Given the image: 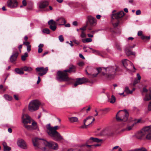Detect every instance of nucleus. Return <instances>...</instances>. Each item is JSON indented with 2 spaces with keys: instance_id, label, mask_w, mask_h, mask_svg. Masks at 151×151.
<instances>
[{
  "instance_id": "nucleus-33",
  "label": "nucleus",
  "mask_w": 151,
  "mask_h": 151,
  "mask_svg": "<svg viewBox=\"0 0 151 151\" xmlns=\"http://www.w3.org/2000/svg\"><path fill=\"white\" fill-rule=\"evenodd\" d=\"M4 97L8 101H11L12 99V96L7 94L4 95Z\"/></svg>"
},
{
  "instance_id": "nucleus-27",
  "label": "nucleus",
  "mask_w": 151,
  "mask_h": 151,
  "mask_svg": "<svg viewBox=\"0 0 151 151\" xmlns=\"http://www.w3.org/2000/svg\"><path fill=\"white\" fill-rule=\"evenodd\" d=\"M56 22H59L60 24H59V25H63L65 24L66 23V21L64 18L61 17L56 19Z\"/></svg>"
},
{
  "instance_id": "nucleus-63",
  "label": "nucleus",
  "mask_w": 151,
  "mask_h": 151,
  "mask_svg": "<svg viewBox=\"0 0 151 151\" xmlns=\"http://www.w3.org/2000/svg\"><path fill=\"white\" fill-rule=\"evenodd\" d=\"M101 17V16L100 15H97L96 16V17L98 19H100Z\"/></svg>"
},
{
  "instance_id": "nucleus-34",
  "label": "nucleus",
  "mask_w": 151,
  "mask_h": 151,
  "mask_svg": "<svg viewBox=\"0 0 151 151\" xmlns=\"http://www.w3.org/2000/svg\"><path fill=\"white\" fill-rule=\"evenodd\" d=\"M129 62V61L126 59L122 61V64L125 67H126L127 66Z\"/></svg>"
},
{
  "instance_id": "nucleus-8",
  "label": "nucleus",
  "mask_w": 151,
  "mask_h": 151,
  "mask_svg": "<svg viewBox=\"0 0 151 151\" xmlns=\"http://www.w3.org/2000/svg\"><path fill=\"white\" fill-rule=\"evenodd\" d=\"M48 70V67L44 68L43 67H37L36 68V71L37 72H39L38 74L40 76H42L45 75L47 72Z\"/></svg>"
},
{
  "instance_id": "nucleus-37",
  "label": "nucleus",
  "mask_w": 151,
  "mask_h": 151,
  "mask_svg": "<svg viewBox=\"0 0 151 151\" xmlns=\"http://www.w3.org/2000/svg\"><path fill=\"white\" fill-rule=\"evenodd\" d=\"M42 32L47 34H49L50 33V30L48 28H45L43 29L42 30Z\"/></svg>"
},
{
  "instance_id": "nucleus-46",
  "label": "nucleus",
  "mask_w": 151,
  "mask_h": 151,
  "mask_svg": "<svg viewBox=\"0 0 151 151\" xmlns=\"http://www.w3.org/2000/svg\"><path fill=\"white\" fill-rule=\"evenodd\" d=\"M148 110L149 111H151V102H150L148 104Z\"/></svg>"
},
{
  "instance_id": "nucleus-57",
  "label": "nucleus",
  "mask_w": 151,
  "mask_h": 151,
  "mask_svg": "<svg viewBox=\"0 0 151 151\" xmlns=\"http://www.w3.org/2000/svg\"><path fill=\"white\" fill-rule=\"evenodd\" d=\"M73 25L76 26L78 25L77 22L76 21H74L73 22Z\"/></svg>"
},
{
  "instance_id": "nucleus-32",
  "label": "nucleus",
  "mask_w": 151,
  "mask_h": 151,
  "mask_svg": "<svg viewBox=\"0 0 151 151\" xmlns=\"http://www.w3.org/2000/svg\"><path fill=\"white\" fill-rule=\"evenodd\" d=\"M69 120L71 122L73 123L78 121V119L77 117H72L69 118Z\"/></svg>"
},
{
  "instance_id": "nucleus-9",
  "label": "nucleus",
  "mask_w": 151,
  "mask_h": 151,
  "mask_svg": "<svg viewBox=\"0 0 151 151\" xmlns=\"http://www.w3.org/2000/svg\"><path fill=\"white\" fill-rule=\"evenodd\" d=\"M42 139H38L37 137L35 138L32 139V142L34 146L36 147H38L40 146L41 144H43V142L45 141L43 140L41 141L40 140Z\"/></svg>"
},
{
  "instance_id": "nucleus-25",
  "label": "nucleus",
  "mask_w": 151,
  "mask_h": 151,
  "mask_svg": "<svg viewBox=\"0 0 151 151\" xmlns=\"http://www.w3.org/2000/svg\"><path fill=\"white\" fill-rule=\"evenodd\" d=\"M48 5V2L47 1H41L40 2L39 7L40 9L44 8Z\"/></svg>"
},
{
  "instance_id": "nucleus-45",
  "label": "nucleus",
  "mask_w": 151,
  "mask_h": 151,
  "mask_svg": "<svg viewBox=\"0 0 151 151\" xmlns=\"http://www.w3.org/2000/svg\"><path fill=\"white\" fill-rule=\"evenodd\" d=\"M137 35L138 36H140L141 37L143 35H142V32L141 31H139L137 33Z\"/></svg>"
},
{
  "instance_id": "nucleus-29",
  "label": "nucleus",
  "mask_w": 151,
  "mask_h": 151,
  "mask_svg": "<svg viewBox=\"0 0 151 151\" xmlns=\"http://www.w3.org/2000/svg\"><path fill=\"white\" fill-rule=\"evenodd\" d=\"M137 77L138 79L135 78L134 81L133 85H135L137 83H139V82L140 80L141 79V77L139 73H137Z\"/></svg>"
},
{
  "instance_id": "nucleus-47",
  "label": "nucleus",
  "mask_w": 151,
  "mask_h": 151,
  "mask_svg": "<svg viewBox=\"0 0 151 151\" xmlns=\"http://www.w3.org/2000/svg\"><path fill=\"white\" fill-rule=\"evenodd\" d=\"M132 129V127L131 126H128L125 129H123V131H124L125 130H127V131H129L131 130Z\"/></svg>"
},
{
  "instance_id": "nucleus-24",
  "label": "nucleus",
  "mask_w": 151,
  "mask_h": 151,
  "mask_svg": "<svg viewBox=\"0 0 151 151\" xmlns=\"http://www.w3.org/2000/svg\"><path fill=\"white\" fill-rule=\"evenodd\" d=\"M102 141V139H99L96 138H94L93 137H91L89 140L87 141V143H92V142H100Z\"/></svg>"
},
{
  "instance_id": "nucleus-50",
  "label": "nucleus",
  "mask_w": 151,
  "mask_h": 151,
  "mask_svg": "<svg viewBox=\"0 0 151 151\" xmlns=\"http://www.w3.org/2000/svg\"><path fill=\"white\" fill-rule=\"evenodd\" d=\"M22 4L24 6H25L27 5V2H26V0H23L22 1Z\"/></svg>"
},
{
  "instance_id": "nucleus-38",
  "label": "nucleus",
  "mask_w": 151,
  "mask_h": 151,
  "mask_svg": "<svg viewBox=\"0 0 151 151\" xmlns=\"http://www.w3.org/2000/svg\"><path fill=\"white\" fill-rule=\"evenodd\" d=\"M141 38L142 40H149L150 39V37L145 36L143 35L141 37Z\"/></svg>"
},
{
  "instance_id": "nucleus-48",
  "label": "nucleus",
  "mask_w": 151,
  "mask_h": 151,
  "mask_svg": "<svg viewBox=\"0 0 151 151\" xmlns=\"http://www.w3.org/2000/svg\"><path fill=\"white\" fill-rule=\"evenodd\" d=\"M136 14L137 15H139L141 14V11L140 10H137L136 12Z\"/></svg>"
},
{
  "instance_id": "nucleus-40",
  "label": "nucleus",
  "mask_w": 151,
  "mask_h": 151,
  "mask_svg": "<svg viewBox=\"0 0 151 151\" xmlns=\"http://www.w3.org/2000/svg\"><path fill=\"white\" fill-rule=\"evenodd\" d=\"M119 21H118L116 22L115 23H112L114 27H117L119 24Z\"/></svg>"
},
{
  "instance_id": "nucleus-1",
  "label": "nucleus",
  "mask_w": 151,
  "mask_h": 151,
  "mask_svg": "<svg viewBox=\"0 0 151 151\" xmlns=\"http://www.w3.org/2000/svg\"><path fill=\"white\" fill-rule=\"evenodd\" d=\"M118 68L116 65L110 66L106 68H97L98 73L95 74H92V77H96L98 74L102 71V75L107 78L111 79L113 78L115 75L116 72Z\"/></svg>"
},
{
  "instance_id": "nucleus-58",
  "label": "nucleus",
  "mask_w": 151,
  "mask_h": 151,
  "mask_svg": "<svg viewBox=\"0 0 151 151\" xmlns=\"http://www.w3.org/2000/svg\"><path fill=\"white\" fill-rule=\"evenodd\" d=\"M42 49L41 48H39L38 49V52L40 53L42 51Z\"/></svg>"
},
{
  "instance_id": "nucleus-2",
  "label": "nucleus",
  "mask_w": 151,
  "mask_h": 151,
  "mask_svg": "<svg viewBox=\"0 0 151 151\" xmlns=\"http://www.w3.org/2000/svg\"><path fill=\"white\" fill-rule=\"evenodd\" d=\"M46 127L47 132L53 140L56 141H60L63 139V137L56 131L59 128L58 126L52 127L50 126V124H48L46 125Z\"/></svg>"
},
{
  "instance_id": "nucleus-18",
  "label": "nucleus",
  "mask_w": 151,
  "mask_h": 151,
  "mask_svg": "<svg viewBox=\"0 0 151 151\" xmlns=\"http://www.w3.org/2000/svg\"><path fill=\"white\" fill-rule=\"evenodd\" d=\"M86 81V79L84 78H77L76 82L74 84V86L76 87L78 85L81 84L85 83Z\"/></svg>"
},
{
  "instance_id": "nucleus-4",
  "label": "nucleus",
  "mask_w": 151,
  "mask_h": 151,
  "mask_svg": "<svg viewBox=\"0 0 151 151\" xmlns=\"http://www.w3.org/2000/svg\"><path fill=\"white\" fill-rule=\"evenodd\" d=\"M129 116V112L126 109L119 110L116 115V119L118 121H127Z\"/></svg>"
},
{
  "instance_id": "nucleus-28",
  "label": "nucleus",
  "mask_w": 151,
  "mask_h": 151,
  "mask_svg": "<svg viewBox=\"0 0 151 151\" xmlns=\"http://www.w3.org/2000/svg\"><path fill=\"white\" fill-rule=\"evenodd\" d=\"M2 145L4 147V151H10L11 150V148L7 146L5 142H3Z\"/></svg>"
},
{
  "instance_id": "nucleus-60",
  "label": "nucleus",
  "mask_w": 151,
  "mask_h": 151,
  "mask_svg": "<svg viewBox=\"0 0 151 151\" xmlns=\"http://www.w3.org/2000/svg\"><path fill=\"white\" fill-rule=\"evenodd\" d=\"M79 57L81 58H82V59H85V58L83 56V55L81 54L80 53L79 54Z\"/></svg>"
},
{
  "instance_id": "nucleus-13",
  "label": "nucleus",
  "mask_w": 151,
  "mask_h": 151,
  "mask_svg": "<svg viewBox=\"0 0 151 151\" xmlns=\"http://www.w3.org/2000/svg\"><path fill=\"white\" fill-rule=\"evenodd\" d=\"M49 25V28L53 31H55L56 29L57 22L53 19L50 20L48 22Z\"/></svg>"
},
{
  "instance_id": "nucleus-31",
  "label": "nucleus",
  "mask_w": 151,
  "mask_h": 151,
  "mask_svg": "<svg viewBox=\"0 0 151 151\" xmlns=\"http://www.w3.org/2000/svg\"><path fill=\"white\" fill-rule=\"evenodd\" d=\"M22 69L25 71L30 72L32 70V68L30 67H27V66H24L22 68Z\"/></svg>"
},
{
  "instance_id": "nucleus-42",
  "label": "nucleus",
  "mask_w": 151,
  "mask_h": 151,
  "mask_svg": "<svg viewBox=\"0 0 151 151\" xmlns=\"http://www.w3.org/2000/svg\"><path fill=\"white\" fill-rule=\"evenodd\" d=\"M86 37V35L83 31L81 32V38H84Z\"/></svg>"
},
{
  "instance_id": "nucleus-10",
  "label": "nucleus",
  "mask_w": 151,
  "mask_h": 151,
  "mask_svg": "<svg viewBox=\"0 0 151 151\" xmlns=\"http://www.w3.org/2000/svg\"><path fill=\"white\" fill-rule=\"evenodd\" d=\"M22 119L23 124H30L31 121H32V122L34 121L27 114H23L22 116Z\"/></svg>"
},
{
  "instance_id": "nucleus-62",
  "label": "nucleus",
  "mask_w": 151,
  "mask_h": 151,
  "mask_svg": "<svg viewBox=\"0 0 151 151\" xmlns=\"http://www.w3.org/2000/svg\"><path fill=\"white\" fill-rule=\"evenodd\" d=\"M44 45L42 44H40L38 46V48H41L42 47H43Z\"/></svg>"
},
{
  "instance_id": "nucleus-55",
  "label": "nucleus",
  "mask_w": 151,
  "mask_h": 151,
  "mask_svg": "<svg viewBox=\"0 0 151 151\" xmlns=\"http://www.w3.org/2000/svg\"><path fill=\"white\" fill-rule=\"evenodd\" d=\"M86 27H87V26H85L81 28L80 29L82 30V31L85 30L86 29Z\"/></svg>"
},
{
  "instance_id": "nucleus-26",
  "label": "nucleus",
  "mask_w": 151,
  "mask_h": 151,
  "mask_svg": "<svg viewBox=\"0 0 151 151\" xmlns=\"http://www.w3.org/2000/svg\"><path fill=\"white\" fill-rule=\"evenodd\" d=\"M150 93L149 94H147L144 100L145 101H148L151 100V88H150L149 89Z\"/></svg>"
},
{
  "instance_id": "nucleus-52",
  "label": "nucleus",
  "mask_w": 151,
  "mask_h": 151,
  "mask_svg": "<svg viewBox=\"0 0 151 151\" xmlns=\"http://www.w3.org/2000/svg\"><path fill=\"white\" fill-rule=\"evenodd\" d=\"M31 45H29L27 47V50L28 52H29L31 50Z\"/></svg>"
},
{
  "instance_id": "nucleus-61",
  "label": "nucleus",
  "mask_w": 151,
  "mask_h": 151,
  "mask_svg": "<svg viewBox=\"0 0 151 151\" xmlns=\"http://www.w3.org/2000/svg\"><path fill=\"white\" fill-rule=\"evenodd\" d=\"M40 77L39 76H38V80L37 82V84H38L39 83H40Z\"/></svg>"
},
{
  "instance_id": "nucleus-16",
  "label": "nucleus",
  "mask_w": 151,
  "mask_h": 151,
  "mask_svg": "<svg viewBox=\"0 0 151 151\" xmlns=\"http://www.w3.org/2000/svg\"><path fill=\"white\" fill-rule=\"evenodd\" d=\"M124 92L127 94H131L132 93V84L131 83L128 86H127L125 87Z\"/></svg>"
},
{
  "instance_id": "nucleus-3",
  "label": "nucleus",
  "mask_w": 151,
  "mask_h": 151,
  "mask_svg": "<svg viewBox=\"0 0 151 151\" xmlns=\"http://www.w3.org/2000/svg\"><path fill=\"white\" fill-rule=\"evenodd\" d=\"M134 136L139 139L145 138L148 140L151 139V125L143 127L136 132Z\"/></svg>"
},
{
  "instance_id": "nucleus-19",
  "label": "nucleus",
  "mask_w": 151,
  "mask_h": 151,
  "mask_svg": "<svg viewBox=\"0 0 151 151\" xmlns=\"http://www.w3.org/2000/svg\"><path fill=\"white\" fill-rule=\"evenodd\" d=\"M145 121L141 118L139 119H135L133 120V127L137 125L139 123H144Z\"/></svg>"
},
{
  "instance_id": "nucleus-64",
  "label": "nucleus",
  "mask_w": 151,
  "mask_h": 151,
  "mask_svg": "<svg viewBox=\"0 0 151 151\" xmlns=\"http://www.w3.org/2000/svg\"><path fill=\"white\" fill-rule=\"evenodd\" d=\"M65 26L66 27H70V24H65Z\"/></svg>"
},
{
  "instance_id": "nucleus-43",
  "label": "nucleus",
  "mask_w": 151,
  "mask_h": 151,
  "mask_svg": "<svg viewBox=\"0 0 151 151\" xmlns=\"http://www.w3.org/2000/svg\"><path fill=\"white\" fill-rule=\"evenodd\" d=\"M116 47L117 50H121V47L119 45V44H116Z\"/></svg>"
},
{
  "instance_id": "nucleus-36",
  "label": "nucleus",
  "mask_w": 151,
  "mask_h": 151,
  "mask_svg": "<svg viewBox=\"0 0 151 151\" xmlns=\"http://www.w3.org/2000/svg\"><path fill=\"white\" fill-rule=\"evenodd\" d=\"M28 56V54L27 52H25L24 55L21 57V59L22 61H25L26 60V58Z\"/></svg>"
},
{
  "instance_id": "nucleus-12",
  "label": "nucleus",
  "mask_w": 151,
  "mask_h": 151,
  "mask_svg": "<svg viewBox=\"0 0 151 151\" xmlns=\"http://www.w3.org/2000/svg\"><path fill=\"white\" fill-rule=\"evenodd\" d=\"M17 144L20 148L25 149L27 148V146L25 141L23 139H20L17 140Z\"/></svg>"
},
{
  "instance_id": "nucleus-54",
  "label": "nucleus",
  "mask_w": 151,
  "mask_h": 151,
  "mask_svg": "<svg viewBox=\"0 0 151 151\" xmlns=\"http://www.w3.org/2000/svg\"><path fill=\"white\" fill-rule=\"evenodd\" d=\"M148 90L146 88V87H144L143 88V92H147L148 91Z\"/></svg>"
},
{
  "instance_id": "nucleus-59",
  "label": "nucleus",
  "mask_w": 151,
  "mask_h": 151,
  "mask_svg": "<svg viewBox=\"0 0 151 151\" xmlns=\"http://www.w3.org/2000/svg\"><path fill=\"white\" fill-rule=\"evenodd\" d=\"M14 99L17 100H19L18 96L16 95H14Z\"/></svg>"
},
{
  "instance_id": "nucleus-56",
  "label": "nucleus",
  "mask_w": 151,
  "mask_h": 151,
  "mask_svg": "<svg viewBox=\"0 0 151 151\" xmlns=\"http://www.w3.org/2000/svg\"><path fill=\"white\" fill-rule=\"evenodd\" d=\"M78 64L80 66H82L84 65V63L83 62H80Z\"/></svg>"
},
{
  "instance_id": "nucleus-15",
  "label": "nucleus",
  "mask_w": 151,
  "mask_h": 151,
  "mask_svg": "<svg viewBox=\"0 0 151 151\" xmlns=\"http://www.w3.org/2000/svg\"><path fill=\"white\" fill-rule=\"evenodd\" d=\"M124 14V12L122 11L116 14H113L111 18L113 19H114V17L116 19H118L123 17Z\"/></svg>"
},
{
  "instance_id": "nucleus-17",
  "label": "nucleus",
  "mask_w": 151,
  "mask_h": 151,
  "mask_svg": "<svg viewBox=\"0 0 151 151\" xmlns=\"http://www.w3.org/2000/svg\"><path fill=\"white\" fill-rule=\"evenodd\" d=\"M18 55L19 53L17 52H13L10 58L11 62L13 63L16 60Z\"/></svg>"
},
{
  "instance_id": "nucleus-5",
  "label": "nucleus",
  "mask_w": 151,
  "mask_h": 151,
  "mask_svg": "<svg viewBox=\"0 0 151 151\" xmlns=\"http://www.w3.org/2000/svg\"><path fill=\"white\" fill-rule=\"evenodd\" d=\"M43 142V144L45 146V147H42L41 149L44 151H49L48 150L46 147L55 150H57L58 148V145L55 142L53 141L48 142L45 140Z\"/></svg>"
},
{
  "instance_id": "nucleus-7",
  "label": "nucleus",
  "mask_w": 151,
  "mask_h": 151,
  "mask_svg": "<svg viewBox=\"0 0 151 151\" xmlns=\"http://www.w3.org/2000/svg\"><path fill=\"white\" fill-rule=\"evenodd\" d=\"M40 104V102L37 100L31 101L29 104L28 109L30 111H33L37 110Z\"/></svg>"
},
{
  "instance_id": "nucleus-21",
  "label": "nucleus",
  "mask_w": 151,
  "mask_h": 151,
  "mask_svg": "<svg viewBox=\"0 0 151 151\" xmlns=\"http://www.w3.org/2000/svg\"><path fill=\"white\" fill-rule=\"evenodd\" d=\"M92 118V116H89L86 119H85L84 121V126H82L81 127V128H86L88 126H87L89 123L91 122L90 121L91 118Z\"/></svg>"
},
{
  "instance_id": "nucleus-51",
  "label": "nucleus",
  "mask_w": 151,
  "mask_h": 151,
  "mask_svg": "<svg viewBox=\"0 0 151 151\" xmlns=\"http://www.w3.org/2000/svg\"><path fill=\"white\" fill-rule=\"evenodd\" d=\"M23 44L26 45L27 47L29 46V42H24Z\"/></svg>"
},
{
  "instance_id": "nucleus-11",
  "label": "nucleus",
  "mask_w": 151,
  "mask_h": 151,
  "mask_svg": "<svg viewBox=\"0 0 151 151\" xmlns=\"http://www.w3.org/2000/svg\"><path fill=\"white\" fill-rule=\"evenodd\" d=\"M24 127L28 130H32V129H37L39 130V129L37 128V124L36 122L33 121L32 122V125H27V124H24Z\"/></svg>"
},
{
  "instance_id": "nucleus-6",
  "label": "nucleus",
  "mask_w": 151,
  "mask_h": 151,
  "mask_svg": "<svg viewBox=\"0 0 151 151\" xmlns=\"http://www.w3.org/2000/svg\"><path fill=\"white\" fill-rule=\"evenodd\" d=\"M67 72L63 71H58L57 73L56 79L58 81L60 82L69 81L71 80V79L69 78Z\"/></svg>"
},
{
  "instance_id": "nucleus-22",
  "label": "nucleus",
  "mask_w": 151,
  "mask_h": 151,
  "mask_svg": "<svg viewBox=\"0 0 151 151\" xmlns=\"http://www.w3.org/2000/svg\"><path fill=\"white\" fill-rule=\"evenodd\" d=\"M76 67L72 64H71L69 66V69L65 70V71L69 73H75L76 72Z\"/></svg>"
},
{
  "instance_id": "nucleus-41",
  "label": "nucleus",
  "mask_w": 151,
  "mask_h": 151,
  "mask_svg": "<svg viewBox=\"0 0 151 151\" xmlns=\"http://www.w3.org/2000/svg\"><path fill=\"white\" fill-rule=\"evenodd\" d=\"M59 40L61 42H63L64 41V38L62 35L59 36Z\"/></svg>"
},
{
  "instance_id": "nucleus-35",
  "label": "nucleus",
  "mask_w": 151,
  "mask_h": 151,
  "mask_svg": "<svg viewBox=\"0 0 151 151\" xmlns=\"http://www.w3.org/2000/svg\"><path fill=\"white\" fill-rule=\"evenodd\" d=\"M92 41V39L90 38H87L86 39H83L82 40V41L84 43L91 42Z\"/></svg>"
},
{
  "instance_id": "nucleus-30",
  "label": "nucleus",
  "mask_w": 151,
  "mask_h": 151,
  "mask_svg": "<svg viewBox=\"0 0 151 151\" xmlns=\"http://www.w3.org/2000/svg\"><path fill=\"white\" fill-rule=\"evenodd\" d=\"M23 70L22 69V68L20 69L19 68H16L15 69V71L16 73L20 75H22L24 74V72Z\"/></svg>"
},
{
  "instance_id": "nucleus-23",
  "label": "nucleus",
  "mask_w": 151,
  "mask_h": 151,
  "mask_svg": "<svg viewBox=\"0 0 151 151\" xmlns=\"http://www.w3.org/2000/svg\"><path fill=\"white\" fill-rule=\"evenodd\" d=\"M88 22L90 25L91 26L93 25L96 23V20L95 18L91 16H88Z\"/></svg>"
},
{
  "instance_id": "nucleus-49",
  "label": "nucleus",
  "mask_w": 151,
  "mask_h": 151,
  "mask_svg": "<svg viewBox=\"0 0 151 151\" xmlns=\"http://www.w3.org/2000/svg\"><path fill=\"white\" fill-rule=\"evenodd\" d=\"M95 54L98 55H99L101 56H103L101 55L100 52L98 50H97L96 52V53H95Z\"/></svg>"
},
{
  "instance_id": "nucleus-53",
  "label": "nucleus",
  "mask_w": 151,
  "mask_h": 151,
  "mask_svg": "<svg viewBox=\"0 0 151 151\" xmlns=\"http://www.w3.org/2000/svg\"><path fill=\"white\" fill-rule=\"evenodd\" d=\"M73 42L74 43L77 45H78L79 43V42L78 41L76 40H73Z\"/></svg>"
},
{
  "instance_id": "nucleus-39",
  "label": "nucleus",
  "mask_w": 151,
  "mask_h": 151,
  "mask_svg": "<svg viewBox=\"0 0 151 151\" xmlns=\"http://www.w3.org/2000/svg\"><path fill=\"white\" fill-rule=\"evenodd\" d=\"M116 100V98L115 96L113 95H112L111 98V100L109 101L110 103L113 104L114 103Z\"/></svg>"
},
{
  "instance_id": "nucleus-14",
  "label": "nucleus",
  "mask_w": 151,
  "mask_h": 151,
  "mask_svg": "<svg viewBox=\"0 0 151 151\" xmlns=\"http://www.w3.org/2000/svg\"><path fill=\"white\" fill-rule=\"evenodd\" d=\"M17 5L18 2L16 0H9L7 1V6L10 8L16 7Z\"/></svg>"
},
{
  "instance_id": "nucleus-20",
  "label": "nucleus",
  "mask_w": 151,
  "mask_h": 151,
  "mask_svg": "<svg viewBox=\"0 0 151 151\" xmlns=\"http://www.w3.org/2000/svg\"><path fill=\"white\" fill-rule=\"evenodd\" d=\"M132 47L131 45H128L127 46L125 51L127 56H129L132 55Z\"/></svg>"
},
{
  "instance_id": "nucleus-44",
  "label": "nucleus",
  "mask_w": 151,
  "mask_h": 151,
  "mask_svg": "<svg viewBox=\"0 0 151 151\" xmlns=\"http://www.w3.org/2000/svg\"><path fill=\"white\" fill-rule=\"evenodd\" d=\"M139 151H147V150L144 147H141L138 148Z\"/></svg>"
}]
</instances>
